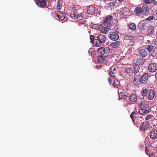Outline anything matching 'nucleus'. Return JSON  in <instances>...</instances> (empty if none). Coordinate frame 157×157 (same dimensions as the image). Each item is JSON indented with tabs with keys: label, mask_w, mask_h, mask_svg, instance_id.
<instances>
[{
	"label": "nucleus",
	"mask_w": 157,
	"mask_h": 157,
	"mask_svg": "<svg viewBox=\"0 0 157 157\" xmlns=\"http://www.w3.org/2000/svg\"><path fill=\"white\" fill-rule=\"evenodd\" d=\"M106 40L105 36L103 34H100L97 36V43H95V44L98 47L101 44L104 43Z\"/></svg>",
	"instance_id": "nucleus-1"
},
{
	"label": "nucleus",
	"mask_w": 157,
	"mask_h": 157,
	"mask_svg": "<svg viewBox=\"0 0 157 157\" xmlns=\"http://www.w3.org/2000/svg\"><path fill=\"white\" fill-rule=\"evenodd\" d=\"M111 27H109L104 24L103 22L102 25H99L98 27L99 30L101 33L104 34H106L107 32L109 30V28Z\"/></svg>",
	"instance_id": "nucleus-2"
},
{
	"label": "nucleus",
	"mask_w": 157,
	"mask_h": 157,
	"mask_svg": "<svg viewBox=\"0 0 157 157\" xmlns=\"http://www.w3.org/2000/svg\"><path fill=\"white\" fill-rule=\"evenodd\" d=\"M132 71L133 69L132 68L127 67L122 73V75L127 78L130 75V73H132Z\"/></svg>",
	"instance_id": "nucleus-3"
},
{
	"label": "nucleus",
	"mask_w": 157,
	"mask_h": 157,
	"mask_svg": "<svg viewBox=\"0 0 157 157\" xmlns=\"http://www.w3.org/2000/svg\"><path fill=\"white\" fill-rule=\"evenodd\" d=\"M148 79V74L147 73L144 74L141 78H140L139 82L141 83H146Z\"/></svg>",
	"instance_id": "nucleus-4"
},
{
	"label": "nucleus",
	"mask_w": 157,
	"mask_h": 157,
	"mask_svg": "<svg viewBox=\"0 0 157 157\" xmlns=\"http://www.w3.org/2000/svg\"><path fill=\"white\" fill-rule=\"evenodd\" d=\"M110 39L113 41L117 40L119 38V35L116 32H110L109 33Z\"/></svg>",
	"instance_id": "nucleus-5"
},
{
	"label": "nucleus",
	"mask_w": 157,
	"mask_h": 157,
	"mask_svg": "<svg viewBox=\"0 0 157 157\" xmlns=\"http://www.w3.org/2000/svg\"><path fill=\"white\" fill-rule=\"evenodd\" d=\"M149 71L151 72H155L157 69V65L156 63H151L148 66Z\"/></svg>",
	"instance_id": "nucleus-6"
},
{
	"label": "nucleus",
	"mask_w": 157,
	"mask_h": 157,
	"mask_svg": "<svg viewBox=\"0 0 157 157\" xmlns=\"http://www.w3.org/2000/svg\"><path fill=\"white\" fill-rule=\"evenodd\" d=\"M113 17L111 16H109L107 17L104 21V24L109 27H111V25L110 24V21L112 19Z\"/></svg>",
	"instance_id": "nucleus-7"
},
{
	"label": "nucleus",
	"mask_w": 157,
	"mask_h": 157,
	"mask_svg": "<svg viewBox=\"0 0 157 157\" xmlns=\"http://www.w3.org/2000/svg\"><path fill=\"white\" fill-rule=\"evenodd\" d=\"M134 62L136 63L137 66H140L144 63V60L140 57H138L136 59L134 60Z\"/></svg>",
	"instance_id": "nucleus-8"
},
{
	"label": "nucleus",
	"mask_w": 157,
	"mask_h": 157,
	"mask_svg": "<svg viewBox=\"0 0 157 157\" xmlns=\"http://www.w3.org/2000/svg\"><path fill=\"white\" fill-rule=\"evenodd\" d=\"M96 11V9L95 6L93 5H91L89 6V7L87 10L88 13L91 14H93Z\"/></svg>",
	"instance_id": "nucleus-9"
},
{
	"label": "nucleus",
	"mask_w": 157,
	"mask_h": 157,
	"mask_svg": "<svg viewBox=\"0 0 157 157\" xmlns=\"http://www.w3.org/2000/svg\"><path fill=\"white\" fill-rule=\"evenodd\" d=\"M36 4L40 7H44L46 6V2L45 0H37Z\"/></svg>",
	"instance_id": "nucleus-10"
},
{
	"label": "nucleus",
	"mask_w": 157,
	"mask_h": 157,
	"mask_svg": "<svg viewBox=\"0 0 157 157\" xmlns=\"http://www.w3.org/2000/svg\"><path fill=\"white\" fill-rule=\"evenodd\" d=\"M149 127V125L148 122H145L143 123L140 127V129L142 131H143L145 129L148 128Z\"/></svg>",
	"instance_id": "nucleus-11"
},
{
	"label": "nucleus",
	"mask_w": 157,
	"mask_h": 157,
	"mask_svg": "<svg viewBox=\"0 0 157 157\" xmlns=\"http://www.w3.org/2000/svg\"><path fill=\"white\" fill-rule=\"evenodd\" d=\"M150 138L153 140H155L157 138V131L153 130L151 131L150 134Z\"/></svg>",
	"instance_id": "nucleus-12"
},
{
	"label": "nucleus",
	"mask_w": 157,
	"mask_h": 157,
	"mask_svg": "<svg viewBox=\"0 0 157 157\" xmlns=\"http://www.w3.org/2000/svg\"><path fill=\"white\" fill-rule=\"evenodd\" d=\"M147 52L146 50L141 49L139 51L138 55H139V56H141L144 58L147 56Z\"/></svg>",
	"instance_id": "nucleus-13"
},
{
	"label": "nucleus",
	"mask_w": 157,
	"mask_h": 157,
	"mask_svg": "<svg viewBox=\"0 0 157 157\" xmlns=\"http://www.w3.org/2000/svg\"><path fill=\"white\" fill-rule=\"evenodd\" d=\"M154 96V90H150L149 93L147 95L148 99L150 100L153 99Z\"/></svg>",
	"instance_id": "nucleus-14"
},
{
	"label": "nucleus",
	"mask_w": 157,
	"mask_h": 157,
	"mask_svg": "<svg viewBox=\"0 0 157 157\" xmlns=\"http://www.w3.org/2000/svg\"><path fill=\"white\" fill-rule=\"evenodd\" d=\"M141 9L142 10V14L144 15L146 14L149 10L148 7L146 5H143Z\"/></svg>",
	"instance_id": "nucleus-15"
},
{
	"label": "nucleus",
	"mask_w": 157,
	"mask_h": 157,
	"mask_svg": "<svg viewBox=\"0 0 157 157\" xmlns=\"http://www.w3.org/2000/svg\"><path fill=\"white\" fill-rule=\"evenodd\" d=\"M121 42L119 41H117L111 44L110 46L113 48H117L120 44Z\"/></svg>",
	"instance_id": "nucleus-16"
},
{
	"label": "nucleus",
	"mask_w": 157,
	"mask_h": 157,
	"mask_svg": "<svg viewBox=\"0 0 157 157\" xmlns=\"http://www.w3.org/2000/svg\"><path fill=\"white\" fill-rule=\"evenodd\" d=\"M134 37L132 36L128 35L124 37V40H127L128 41H129V42L131 43L132 42V40H134Z\"/></svg>",
	"instance_id": "nucleus-17"
},
{
	"label": "nucleus",
	"mask_w": 157,
	"mask_h": 157,
	"mask_svg": "<svg viewBox=\"0 0 157 157\" xmlns=\"http://www.w3.org/2000/svg\"><path fill=\"white\" fill-rule=\"evenodd\" d=\"M147 32L149 34H153L154 33V29L153 27L151 25L149 26L147 29Z\"/></svg>",
	"instance_id": "nucleus-18"
},
{
	"label": "nucleus",
	"mask_w": 157,
	"mask_h": 157,
	"mask_svg": "<svg viewBox=\"0 0 157 157\" xmlns=\"http://www.w3.org/2000/svg\"><path fill=\"white\" fill-rule=\"evenodd\" d=\"M71 17L73 18L74 17L75 18H77L78 20H81L82 17V14H71Z\"/></svg>",
	"instance_id": "nucleus-19"
},
{
	"label": "nucleus",
	"mask_w": 157,
	"mask_h": 157,
	"mask_svg": "<svg viewBox=\"0 0 157 157\" xmlns=\"http://www.w3.org/2000/svg\"><path fill=\"white\" fill-rule=\"evenodd\" d=\"M129 28L131 30L134 31L136 29V26L135 23H131L128 25Z\"/></svg>",
	"instance_id": "nucleus-20"
},
{
	"label": "nucleus",
	"mask_w": 157,
	"mask_h": 157,
	"mask_svg": "<svg viewBox=\"0 0 157 157\" xmlns=\"http://www.w3.org/2000/svg\"><path fill=\"white\" fill-rule=\"evenodd\" d=\"M130 99L131 101L134 102L137 100V96L135 94H132L130 96Z\"/></svg>",
	"instance_id": "nucleus-21"
},
{
	"label": "nucleus",
	"mask_w": 157,
	"mask_h": 157,
	"mask_svg": "<svg viewBox=\"0 0 157 157\" xmlns=\"http://www.w3.org/2000/svg\"><path fill=\"white\" fill-rule=\"evenodd\" d=\"M98 52L102 55L105 54V48L103 47L98 48L97 50Z\"/></svg>",
	"instance_id": "nucleus-22"
},
{
	"label": "nucleus",
	"mask_w": 157,
	"mask_h": 157,
	"mask_svg": "<svg viewBox=\"0 0 157 157\" xmlns=\"http://www.w3.org/2000/svg\"><path fill=\"white\" fill-rule=\"evenodd\" d=\"M135 12L137 14L142 13V10L141 8L138 7L135 8Z\"/></svg>",
	"instance_id": "nucleus-23"
},
{
	"label": "nucleus",
	"mask_w": 157,
	"mask_h": 157,
	"mask_svg": "<svg viewBox=\"0 0 157 157\" xmlns=\"http://www.w3.org/2000/svg\"><path fill=\"white\" fill-rule=\"evenodd\" d=\"M140 77L138 76V75H136L134 78L133 80V83L135 85L136 84V83L139 81L140 80Z\"/></svg>",
	"instance_id": "nucleus-24"
},
{
	"label": "nucleus",
	"mask_w": 157,
	"mask_h": 157,
	"mask_svg": "<svg viewBox=\"0 0 157 157\" xmlns=\"http://www.w3.org/2000/svg\"><path fill=\"white\" fill-rule=\"evenodd\" d=\"M90 40L93 43L95 44V43H97V39H94V37L93 35H90Z\"/></svg>",
	"instance_id": "nucleus-25"
},
{
	"label": "nucleus",
	"mask_w": 157,
	"mask_h": 157,
	"mask_svg": "<svg viewBox=\"0 0 157 157\" xmlns=\"http://www.w3.org/2000/svg\"><path fill=\"white\" fill-rule=\"evenodd\" d=\"M148 26V24L147 22H144L141 24V28L143 30H145Z\"/></svg>",
	"instance_id": "nucleus-26"
},
{
	"label": "nucleus",
	"mask_w": 157,
	"mask_h": 157,
	"mask_svg": "<svg viewBox=\"0 0 157 157\" xmlns=\"http://www.w3.org/2000/svg\"><path fill=\"white\" fill-rule=\"evenodd\" d=\"M119 97L120 99H124L126 98V96H125L123 93H120L119 94Z\"/></svg>",
	"instance_id": "nucleus-27"
},
{
	"label": "nucleus",
	"mask_w": 157,
	"mask_h": 157,
	"mask_svg": "<svg viewBox=\"0 0 157 157\" xmlns=\"http://www.w3.org/2000/svg\"><path fill=\"white\" fill-rule=\"evenodd\" d=\"M145 152L146 154L149 156H151L152 155V153L147 147L146 148Z\"/></svg>",
	"instance_id": "nucleus-28"
},
{
	"label": "nucleus",
	"mask_w": 157,
	"mask_h": 157,
	"mask_svg": "<svg viewBox=\"0 0 157 157\" xmlns=\"http://www.w3.org/2000/svg\"><path fill=\"white\" fill-rule=\"evenodd\" d=\"M140 70V67L139 66H136L134 68V73H137Z\"/></svg>",
	"instance_id": "nucleus-29"
},
{
	"label": "nucleus",
	"mask_w": 157,
	"mask_h": 157,
	"mask_svg": "<svg viewBox=\"0 0 157 157\" xmlns=\"http://www.w3.org/2000/svg\"><path fill=\"white\" fill-rule=\"evenodd\" d=\"M139 107L140 108H144L145 107L144 102L143 101H141L138 105Z\"/></svg>",
	"instance_id": "nucleus-30"
},
{
	"label": "nucleus",
	"mask_w": 157,
	"mask_h": 157,
	"mask_svg": "<svg viewBox=\"0 0 157 157\" xmlns=\"http://www.w3.org/2000/svg\"><path fill=\"white\" fill-rule=\"evenodd\" d=\"M60 0L58 1L57 4V9L58 10H60L61 7L62 6L61 3L60 2Z\"/></svg>",
	"instance_id": "nucleus-31"
},
{
	"label": "nucleus",
	"mask_w": 157,
	"mask_h": 157,
	"mask_svg": "<svg viewBox=\"0 0 157 157\" xmlns=\"http://www.w3.org/2000/svg\"><path fill=\"white\" fill-rule=\"evenodd\" d=\"M154 47L153 46H148L147 48V49L148 50L149 52H151L152 49Z\"/></svg>",
	"instance_id": "nucleus-32"
},
{
	"label": "nucleus",
	"mask_w": 157,
	"mask_h": 157,
	"mask_svg": "<svg viewBox=\"0 0 157 157\" xmlns=\"http://www.w3.org/2000/svg\"><path fill=\"white\" fill-rule=\"evenodd\" d=\"M109 74L110 76L113 77H114L115 76L113 75V72L112 69H110L109 70Z\"/></svg>",
	"instance_id": "nucleus-33"
},
{
	"label": "nucleus",
	"mask_w": 157,
	"mask_h": 157,
	"mask_svg": "<svg viewBox=\"0 0 157 157\" xmlns=\"http://www.w3.org/2000/svg\"><path fill=\"white\" fill-rule=\"evenodd\" d=\"M57 17L59 18L61 20H63L64 19V17L62 14L61 15H58Z\"/></svg>",
	"instance_id": "nucleus-34"
},
{
	"label": "nucleus",
	"mask_w": 157,
	"mask_h": 157,
	"mask_svg": "<svg viewBox=\"0 0 157 157\" xmlns=\"http://www.w3.org/2000/svg\"><path fill=\"white\" fill-rule=\"evenodd\" d=\"M143 1L144 2L147 4H150L152 2V0H143Z\"/></svg>",
	"instance_id": "nucleus-35"
},
{
	"label": "nucleus",
	"mask_w": 157,
	"mask_h": 157,
	"mask_svg": "<svg viewBox=\"0 0 157 157\" xmlns=\"http://www.w3.org/2000/svg\"><path fill=\"white\" fill-rule=\"evenodd\" d=\"M147 91L146 89L143 90L142 92V95L143 96H144L146 94Z\"/></svg>",
	"instance_id": "nucleus-36"
},
{
	"label": "nucleus",
	"mask_w": 157,
	"mask_h": 157,
	"mask_svg": "<svg viewBox=\"0 0 157 157\" xmlns=\"http://www.w3.org/2000/svg\"><path fill=\"white\" fill-rule=\"evenodd\" d=\"M105 54H108L109 53L110 49L109 48H106L105 49Z\"/></svg>",
	"instance_id": "nucleus-37"
},
{
	"label": "nucleus",
	"mask_w": 157,
	"mask_h": 157,
	"mask_svg": "<svg viewBox=\"0 0 157 157\" xmlns=\"http://www.w3.org/2000/svg\"><path fill=\"white\" fill-rule=\"evenodd\" d=\"M153 18H154V17L153 16H150L147 18L146 20L148 21H151V20H153Z\"/></svg>",
	"instance_id": "nucleus-38"
},
{
	"label": "nucleus",
	"mask_w": 157,
	"mask_h": 157,
	"mask_svg": "<svg viewBox=\"0 0 157 157\" xmlns=\"http://www.w3.org/2000/svg\"><path fill=\"white\" fill-rule=\"evenodd\" d=\"M109 4L110 6H114L115 5V3H114V2H110Z\"/></svg>",
	"instance_id": "nucleus-39"
},
{
	"label": "nucleus",
	"mask_w": 157,
	"mask_h": 157,
	"mask_svg": "<svg viewBox=\"0 0 157 157\" xmlns=\"http://www.w3.org/2000/svg\"><path fill=\"white\" fill-rule=\"evenodd\" d=\"M135 114L136 112H133L130 116V118H132L133 117V115H135Z\"/></svg>",
	"instance_id": "nucleus-40"
},
{
	"label": "nucleus",
	"mask_w": 157,
	"mask_h": 157,
	"mask_svg": "<svg viewBox=\"0 0 157 157\" xmlns=\"http://www.w3.org/2000/svg\"><path fill=\"white\" fill-rule=\"evenodd\" d=\"M113 86L115 87H117V84L116 83H114L113 84Z\"/></svg>",
	"instance_id": "nucleus-41"
},
{
	"label": "nucleus",
	"mask_w": 157,
	"mask_h": 157,
	"mask_svg": "<svg viewBox=\"0 0 157 157\" xmlns=\"http://www.w3.org/2000/svg\"><path fill=\"white\" fill-rule=\"evenodd\" d=\"M153 3H154L155 5H157V2L155 1H152Z\"/></svg>",
	"instance_id": "nucleus-42"
},
{
	"label": "nucleus",
	"mask_w": 157,
	"mask_h": 157,
	"mask_svg": "<svg viewBox=\"0 0 157 157\" xmlns=\"http://www.w3.org/2000/svg\"><path fill=\"white\" fill-rule=\"evenodd\" d=\"M152 116L151 115H149L147 116V117H146V118H151Z\"/></svg>",
	"instance_id": "nucleus-43"
},
{
	"label": "nucleus",
	"mask_w": 157,
	"mask_h": 157,
	"mask_svg": "<svg viewBox=\"0 0 157 157\" xmlns=\"http://www.w3.org/2000/svg\"><path fill=\"white\" fill-rule=\"evenodd\" d=\"M143 112V110H141V111H139V113L140 114L142 115V113L141 112Z\"/></svg>",
	"instance_id": "nucleus-44"
},
{
	"label": "nucleus",
	"mask_w": 157,
	"mask_h": 157,
	"mask_svg": "<svg viewBox=\"0 0 157 157\" xmlns=\"http://www.w3.org/2000/svg\"><path fill=\"white\" fill-rule=\"evenodd\" d=\"M155 76L156 78V79H157V72H156L155 74Z\"/></svg>",
	"instance_id": "nucleus-45"
},
{
	"label": "nucleus",
	"mask_w": 157,
	"mask_h": 157,
	"mask_svg": "<svg viewBox=\"0 0 157 157\" xmlns=\"http://www.w3.org/2000/svg\"><path fill=\"white\" fill-rule=\"evenodd\" d=\"M155 44L157 45V40L155 41Z\"/></svg>",
	"instance_id": "nucleus-46"
},
{
	"label": "nucleus",
	"mask_w": 157,
	"mask_h": 157,
	"mask_svg": "<svg viewBox=\"0 0 157 157\" xmlns=\"http://www.w3.org/2000/svg\"><path fill=\"white\" fill-rule=\"evenodd\" d=\"M143 113H147V112L146 111V110H144Z\"/></svg>",
	"instance_id": "nucleus-47"
},
{
	"label": "nucleus",
	"mask_w": 157,
	"mask_h": 157,
	"mask_svg": "<svg viewBox=\"0 0 157 157\" xmlns=\"http://www.w3.org/2000/svg\"><path fill=\"white\" fill-rule=\"evenodd\" d=\"M108 81L110 84H111V81H110L109 79H108Z\"/></svg>",
	"instance_id": "nucleus-48"
},
{
	"label": "nucleus",
	"mask_w": 157,
	"mask_h": 157,
	"mask_svg": "<svg viewBox=\"0 0 157 157\" xmlns=\"http://www.w3.org/2000/svg\"><path fill=\"white\" fill-rule=\"evenodd\" d=\"M123 0H118V1L120 2H122Z\"/></svg>",
	"instance_id": "nucleus-49"
},
{
	"label": "nucleus",
	"mask_w": 157,
	"mask_h": 157,
	"mask_svg": "<svg viewBox=\"0 0 157 157\" xmlns=\"http://www.w3.org/2000/svg\"><path fill=\"white\" fill-rule=\"evenodd\" d=\"M132 120L133 121V122H134V118H132Z\"/></svg>",
	"instance_id": "nucleus-50"
},
{
	"label": "nucleus",
	"mask_w": 157,
	"mask_h": 157,
	"mask_svg": "<svg viewBox=\"0 0 157 157\" xmlns=\"http://www.w3.org/2000/svg\"><path fill=\"white\" fill-rule=\"evenodd\" d=\"M91 50V49H89V53H90V51Z\"/></svg>",
	"instance_id": "nucleus-51"
},
{
	"label": "nucleus",
	"mask_w": 157,
	"mask_h": 157,
	"mask_svg": "<svg viewBox=\"0 0 157 157\" xmlns=\"http://www.w3.org/2000/svg\"><path fill=\"white\" fill-rule=\"evenodd\" d=\"M149 118H145V120H147Z\"/></svg>",
	"instance_id": "nucleus-52"
},
{
	"label": "nucleus",
	"mask_w": 157,
	"mask_h": 157,
	"mask_svg": "<svg viewBox=\"0 0 157 157\" xmlns=\"http://www.w3.org/2000/svg\"><path fill=\"white\" fill-rule=\"evenodd\" d=\"M103 58L102 57H100V59H102Z\"/></svg>",
	"instance_id": "nucleus-53"
},
{
	"label": "nucleus",
	"mask_w": 157,
	"mask_h": 157,
	"mask_svg": "<svg viewBox=\"0 0 157 157\" xmlns=\"http://www.w3.org/2000/svg\"><path fill=\"white\" fill-rule=\"evenodd\" d=\"M156 13L157 14V10H156Z\"/></svg>",
	"instance_id": "nucleus-54"
},
{
	"label": "nucleus",
	"mask_w": 157,
	"mask_h": 157,
	"mask_svg": "<svg viewBox=\"0 0 157 157\" xmlns=\"http://www.w3.org/2000/svg\"><path fill=\"white\" fill-rule=\"evenodd\" d=\"M98 61H100V59H99L98 60Z\"/></svg>",
	"instance_id": "nucleus-55"
}]
</instances>
